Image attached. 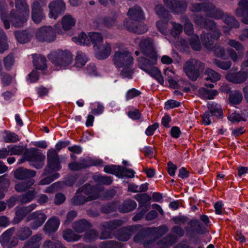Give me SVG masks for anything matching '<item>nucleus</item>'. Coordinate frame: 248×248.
Instances as JSON below:
<instances>
[{
  "label": "nucleus",
  "instance_id": "15",
  "mask_svg": "<svg viewBox=\"0 0 248 248\" xmlns=\"http://www.w3.org/2000/svg\"><path fill=\"white\" fill-rule=\"evenodd\" d=\"M36 206V204L32 203L27 206L16 207L15 208L16 216L13 220L14 223H19L27 215L34 210Z\"/></svg>",
  "mask_w": 248,
  "mask_h": 248
},
{
  "label": "nucleus",
  "instance_id": "64",
  "mask_svg": "<svg viewBox=\"0 0 248 248\" xmlns=\"http://www.w3.org/2000/svg\"><path fill=\"white\" fill-rule=\"evenodd\" d=\"M94 180L98 183L105 185H110L112 182L111 177L108 176H97Z\"/></svg>",
  "mask_w": 248,
  "mask_h": 248
},
{
  "label": "nucleus",
  "instance_id": "1",
  "mask_svg": "<svg viewBox=\"0 0 248 248\" xmlns=\"http://www.w3.org/2000/svg\"><path fill=\"white\" fill-rule=\"evenodd\" d=\"M140 227L133 237V241L136 243L142 244L144 247H150L157 239L165 234L168 228L164 225L159 227Z\"/></svg>",
  "mask_w": 248,
  "mask_h": 248
},
{
  "label": "nucleus",
  "instance_id": "39",
  "mask_svg": "<svg viewBox=\"0 0 248 248\" xmlns=\"http://www.w3.org/2000/svg\"><path fill=\"white\" fill-rule=\"evenodd\" d=\"M73 230L67 229L63 231L62 238L67 242H75L80 240L81 235L76 234Z\"/></svg>",
  "mask_w": 248,
  "mask_h": 248
},
{
  "label": "nucleus",
  "instance_id": "51",
  "mask_svg": "<svg viewBox=\"0 0 248 248\" xmlns=\"http://www.w3.org/2000/svg\"><path fill=\"white\" fill-rule=\"evenodd\" d=\"M117 19V16L116 14L111 16H105L102 18L101 23L104 26L109 28L116 24Z\"/></svg>",
  "mask_w": 248,
  "mask_h": 248
},
{
  "label": "nucleus",
  "instance_id": "58",
  "mask_svg": "<svg viewBox=\"0 0 248 248\" xmlns=\"http://www.w3.org/2000/svg\"><path fill=\"white\" fill-rule=\"evenodd\" d=\"M243 99L242 94L240 92H235L233 93H232L229 95V101L233 104H240Z\"/></svg>",
  "mask_w": 248,
  "mask_h": 248
},
{
  "label": "nucleus",
  "instance_id": "62",
  "mask_svg": "<svg viewBox=\"0 0 248 248\" xmlns=\"http://www.w3.org/2000/svg\"><path fill=\"white\" fill-rule=\"evenodd\" d=\"M228 44L230 46L235 48V50L239 52H242L243 53L244 51L245 50V47L243 45L235 40H229L228 42Z\"/></svg>",
  "mask_w": 248,
  "mask_h": 248
},
{
  "label": "nucleus",
  "instance_id": "42",
  "mask_svg": "<svg viewBox=\"0 0 248 248\" xmlns=\"http://www.w3.org/2000/svg\"><path fill=\"white\" fill-rule=\"evenodd\" d=\"M76 20L71 16L67 15L62 18V27L63 30L68 31L75 25Z\"/></svg>",
  "mask_w": 248,
  "mask_h": 248
},
{
  "label": "nucleus",
  "instance_id": "36",
  "mask_svg": "<svg viewBox=\"0 0 248 248\" xmlns=\"http://www.w3.org/2000/svg\"><path fill=\"white\" fill-rule=\"evenodd\" d=\"M204 29L211 31L214 34L215 38H219L221 35L220 30L217 28L216 22L213 20L208 19Z\"/></svg>",
  "mask_w": 248,
  "mask_h": 248
},
{
  "label": "nucleus",
  "instance_id": "30",
  "mask_svg": "<svg viewBox=\"0 0 248 248\" xmlns=\"http://www.w3.org/2000/svg\"><path fill=\"white\" fill-rule=\"evenodd\" d=\"M155 10L156 14L162 19V20L164 21L166 23H168L172 17L170 12L162 4L155 6Z\"/></svg>",
  "mask_w": 248,
  "mask_h": 248
},
{
  "label": "nucleus",
  "instance_id": "7",
  "mask_svg": "<svg viewBox=\"0 0 248 248\" xmlns=\"http://www.w3.org/2000/svg\"><path fill=\"white\" fill-rule=\"evenodd\" d=\"M47 164L42 175L46 176L50 173V170L58 171L61 169L59 155L54 149L49 150L47 153Z\"/></svg>",
  "mask_w": 248,
  "mask_h": 248
},
{
  "label": "nucleus",
  "instance_id": "52",
  "mask_svg": "<svg viewBox=\"0 0 248 248\" xmlns=\"http://www.w3.org/2000/svg\"><path fill=\"white\" fill-rule=\"evenodd\" d=\"M124 167L117 165H107L104 167V170L105 172L114 174L120 177L121 169H124Z\"/></svg>",
  "mask_w": 248,
  "mask_h": 248
},
{
  "label": "nucleus",
  "instance_id": "47",
  "mask_svg": "<svg viewBox=\"0 0 248 248\" xmlns=\"http://www.w3.org/2000/svg\"><path fill=\"white\" fill-rule=\"evenodd\" d=\"M3 62L5 69L8 71L11 70L15 63L14 54L12 53L9 54L3 58Z\"/></svg>",
  "mask_w": 248,
  "mask_h": 248
},
{
  "label": "nucleus",
  "instance_id": "40",
  "mask_svg": "<svg viewBox=\"0 0 248 248\" xmlns=\"http://www.w3.org/2000/svg\"><path fill=\"white\" fill-rule=\"evenodd\" d=\"M31 228L27 226H22L19 228L16 232V235L21 240H25L32 234Z\"/></svg>",
  "mask_w": 248,
  "mask_h": 248
},
{
  "label": "nucleus",
  "instance_id": "34",
  "mask_svg": "<svg viewBox=\"0 0 248 248\" xmlns=\"http://www.w3.org/2000/svg\"><path fill=\"white\" fill-rule=\"evenodd\" d=\"M42 239L41 234H35L26 242L23 248H39Z\"/></svg>",
  "mask_w": 248,
  "mask_h": 248
},
{
  "label": "nucleus",
  "instance_id": "20",
  "mask_svg": "<svg viewBox=\"0 0 248 248\" xmlns=\"http://www.w3.org/2000/svg\"><path fill=\"white\" fill-rule=\"evenodd\" d=\"M77 191L85 195L86 198L90 201L97 199L98 197L96 187L91 186L90 184H86L80 187L77 190Z\"/></svg>",
  "mask_w": 248,
  "mask_h": 248
},
{
  "label": "nucleus",
  "instance_id": "8",
  "mask_svg": "<svg viewBox=\"0 0 248 248\" xmlns=\"http://www.w3.org/2000/svg\"><path fill=\"white\" fill-rule=\"evenodd\" d=\"M212 48L215 56L217 57L224 60H227L230 58L233 62H237L239 60L237 53L232 48L228 47L225 49L224 47L217 45H215Z\"/></svg>",
  "mask_w": 248,
  "mask_h": 248
},
{
  "label": "nucleus",
  "instance_id": "26",
  "mask_svg": "<svg viewBox=\"0 0 248 248\" xmlns=\"http://www.w3.org/2000/svg\"><path fill=\"white\" fill-rule=\"evenodd\" d=\"M225 78L230 82L235 84H239L246 80L248 78V75L244 72L228 73L225 76Z\"/></svg>",
  "mask_w": 248,
  "mask_h": 248
},
{
  "label": "nucleus",
  "instance_id": "5",
  "mask_svg": "<svg viewBox=\"0 0 248 248\" xmlns=\"http://www.w3.org/2000/svg\"><path fill=\"white\" fill-rule=\"evenodd\" d=\"M24 157L27 159V161L32 162L31 165L37 169H41L44 165L45 156L38 152L37 149L31 148L30 150L26 149Z\"/></svg>",
  "mask_w": 248,
  "mask_h": 248
},
{
  "label": "nucleus",
  "instance_id": "59",
  "mask_svg": "<svg viewBox=\"0 0 248 248\" xmlns=\"http://www.w3.org/2000/svg\"><path fill=\"white\" fill-rule=\"evenodd\" d=\"M189 224L193 228L194 231L199 234H204L205 232V228L202 227L200 222L198 220H192Z\"/></svg>",
  "mask_w": 248,
  "mask_h": 248
},
{
  "label": "nucleus",
  "instance_id": "28",
  "mask_svg": "<svg viewBox=\"0 0 248 248\" xmlns=\"http://www.w3.org/2000/svg\"><path fill=\"white\" fill-rule=\"evenodd\" d=\"M136 199L138 201L140 204L139 208L140 209L148 211L150 208V201L151 199L146 193L139 194L136 196Z\"/></svg>",
  "mask_w": 248,
  "mask_h": 248
},
{
  "label": "nucleus",
  "instance_id": "43",
  "mask_svg": "<svg viewBox=\"0 0 248 248\" xmlns=\"http://www.w3.org/2000/svg\"><path fill=\"white\" fill-rule=\"evenodd\" d=\"M37 194L35 189L29 190L27 192L21 195L19 197V200L22 203H27L33 200Z\"/></svg>",
  "mask_w": 248,
  "mask_h": 248
},
{
  "label": "nucleus",
  "instance_id": "6",
  "mask_svg": "<svg viewBox=\"0 0 248 248\" xmlns=\"http://www.w3.org/2000/svg\"><path fill=\"white\" fill-rule=\"evenodd\" d=\"M133 60L131 54L123 50L116 51L113 57V62L115 65L119 68L132 66Z\"/></svg>",
  "mask_w": 248,
  "mask_h": 248
},
{
  "label": "nucleus",
  "instance_id": "63",
  "mask_svg": "<svg viewBox=\"0 0 248 248\" xmlns=\"http://www.w3.org/2000/svg\"><path fill=\"white\" fill-rule=\"evenodd\" d=\"M13 234V232L10 230L5 231L0 237V241L3 247L7 245L9 241Z\"/></svg>",
  "mask_w": 248,
  "mask_h": 248
},
{
  "label": "nucleus",
  "instance_id": "35",
  "mask_svg": "<svg viewBox=\"0 0 248 248\" xmlns=\"http://www.w3.org/2000/svg\"><path fill=\"white\" fill-rule=\"evenodd\" d=\"M33 66L36 69L43 70L46 67V59L40 54H35L33 56Z\"/></svg>",
  "mask_w": 248,
  "mask_h": 248
},
{
  "label": "nucleus",
  "instance_id": "57",
  "mask_svg": "<svg viewBox=\"0 0 248 248\" xmlns=\"http://www.w3.org/2000/svg\"><path fill=\"white\" fill-rule=\"evenodd\" d=\"M213 62L217 67L225 70L229 69L232 66V62L230 61H222L220 60L215 59Z\"/></svg>",
  "mask_w": 248,
  "mask_h": 248
},
{
  "label": "nucleus",
  "instance_id": "56",
  "mask_svg": "<svg viewBox=\"0 0 248 248\" xmlns=\"http://www.w3.org/2000/svg\"><path fill=\"white\" fill-rule=\"evenodd\" d=\"M100 248H122L123 244L116 241L109 240L102 242Z\"/></svg>",
  "mask_w": 248,
  "mask_h": 248
},
{
  "label": "nucleus",
  "instance_id": "29",
  "mask_svg": "<svg viewBox=\"0 0 248 248\" xmlns=\"http://www.w3.org/2000/svg\"><path fill=\"white\" fill-rule=\"evenodd\" d=\"M150 58L151 59H149L144 57H141L138 59L139 67L144 71L152 67V66L156 63L157 60L156 55L154 58Z\"/></svg>",
  "mask_w": 248,
  "mask_h": 248
},
{
  "label": "nucleus",
  "instance_id": "50",
  "mask_svg": "<svg viewBox=\"0 0 248 248\" xmlns=\"http://www.w3.org/2000/svg\"><path fill=\"white\" fill-rule=\"evenodd\" d=\"M223 22L231 28H238L239 22L236 20L234 16L228 13H225L223 17Z\"/></svg>",
  "mask_w": 248,
  "mask_h": 248
},
{
  "label": "nucleus",
  "instance_id": "32",
  "mask_svg": "<svg viewBox=\"0 0 248 248\" xmlns=\"http://www.w3.org/2000/svg\"><path fill=\"white\" fill-rule=\"evenodd\" d=\"M91 162L89 159H84L80 162H73L68 165L69 168L73 171L79 170L91 166Z\"/></svg>",
  "mask_w": 248,
  "mask_h": 248
},
{
  "label": "nucleus",
  "instance_id": "25",
  "mask_svg": "<svg viewBox=\"0 0 248 248\" xmlns=\"http://www.w3.org/2000/svg\"><path fill=\"white\" fill-rule=\"evenodd\" d=\"M60 223V220L55 217L49 218L44 225L45 232L48 234L55 232L58 230Z\"/></svg>",
  "mask_w": 248,
  "mask_h": 248
},
{
  "label": "nucleus",
  "instance_id": "61",
  "mask_svg": "<svg viewBox=\"0 0 248 248\" xmlns=\"http://www.w3.org/2000/svg\"><path fill=\"white\" fill-rule=\"evenodd\" d=\"M200 91L204 97L208 99H213L218 93L217 91L216 90H209L204 88H201Z\"/></svg>",
  "mask_w": 248,
  "mask_h": 248
},
{
  "label": "nucleus",
  "instance_id": "53",
  "mask_svg": "<svg viewBox=\"0 0 248 248\" xmlns=\"http://www.w3.org/2000/svg\"><path fill=\"white\" fill-rule=\"evenodd\" d=\"M98 236V233L95 229H91L86 232L83 235V239L86 242H93Z\"/></svg>",
  "mask_w": 248,
  "mask_h": 248
},
{
  "label": "nucleus",
  "instance_id": "27",
  "mask_svg": "<svg viewBox=\"0 0 248 248\" xmlns=\"http://www.w3.org/2000/svg\"><path fill=\"white\" fill-rule=\"evenodd\" d=\"M127 15L129 19L135 21H140L144 19L143 12L141 7L137 5L129 9Z\"/></svg>",
  "mask_w": 248,
  "mask_h": 248
},
{
  "label": "nucleus",
  "instance_id": "10",
  "mask_svg": "<svg viewBox=\"0 0 248 248\" xmlns=\"http://www.w3.org/2000/svg\"><path fill=\"white\" fill-rule=\"evenodd\" d=\"M48 8L50 17L56 19L65 12L66 10L65 3L63 0H53L49 3Z\"/></svg>",
  "mask_w": 248,
  "mask_h": 248
},
{
  "label": "nucleus",
  "instance_id": "31",
  "mask_svg": "<svg viewBox=\"0 0 248 248\" xmlns=\"http://www.w3.org/2000/svg\"><path fill=\"white\" fill-rule=\"evenodd\" d=\"M8 6L5 0H0V14L1 20L3 21L5 29L10 28V23L7 18Z\"/></svg>",
  "mask_w": 248,
  "mask_h": 248
},
{
  "label": "nucleus",
  "instance_id": "13",
  "mask_svg": "<svg viewBox=\"0 0 248 248\" xmlns=\"http://www.w3.org/2000/svg\"><path fill=\"white\" fill-rule=\"evenodd\" d=\"M46 216L41 211L34 212L28 215L26 219V222L33 220L31 223V229L35 230L41 226L46 219Z\"/></svg>",
  "mask_w": 248,
  "mask_h": 248
},
{
  "label": "nucleus",
  "instance_id": "55",
  "mask_svg": "<svg viewBox=\"0 0 248 248\" xmlns=\"http://www.w3.org/2000/svg\"><path fill=\"white\" fill-rule=\"evenodd\" d=\"M15 6L19 11L24 14H29V7L25 0H15Z\"/></svg>",
  "mask_w": 248,
  "mask_h": 248
},
{
  "label": "nucleus",
  "instance_id": "22",
  "mask_svg": "<svg viewBox=\"0 0 248 248\" xmlns=\"http://www.w3.org/2000/svg\"><path fill=\"white\" fill-rule=\"evenodd\" d=\"M36 171L29 170L23 167H19L14 172V175L16 179L19 180L30 179L36 175Z\"/></svg>",
  "mask_w": 248,
  "mask_h": 248
},
{
  "label": "nucleus",
  "instance_id": "24",
  "mask_svg": "<svg viewBox=\"0 0 248 248\" xmlns=\"http://www.w3.org/2000/svg\"><path fill=\"white\" fill-rule=\"evenodd\" d=\"M225 13L222 9L216 7L213 3L210 2L206 14V17L215 19H223Z\"/></svg>",
  "mask_w": 248,
  "mask_h": 248
},
{
  "label": "nucleus",
  "instance_id": "18",
  "mask_svg": "<svg viewBox=\"0 0 248 248\" xmlns=\"http://www.w3.org/2000/svg\"><path fill=\"white\" fill-rule=\"evenodd\" d=\"M139 45L141 52L147 56L154 58L156 55L153 40L151 38H147L141 40Z\"/></svg>",
  "mask_w": 248,
  "mask_h": 248
},
{
  "label": "nucleus",
  "instance_id": "4",
  "mask_svg": "<svg viewBox=\"0 0 248 248\" xmlns=\"http://www.w3.org/2000/svg\"><path fill=\"white\" fill-rule=\"evenodd\" d=\"M89 39H88L87 35L84 32H81L78 35V37H73L72 40L74 42L79 43L84 46L89 45L90 42H91L94 48L103 42V36L101 33L99 32H90L89 33Z\"/></svg>",
  "mask_w": 248,
  "mask_h": 248
},
{
  "label": "nucleus",
  "instance_id": "14",
  "mask_svg": "<svg viewBox=\"0 0 248 248\" xmlns=\"http://www.w3.org/2000/svg\"><path fill=\"white\" fill-rule=\"evenodd\" d=\"M164 4L174 13L182 14L186 11L187 4L185 0H163Z\"/></svg>",
  "mask_w": 248,
  "mask_h": 248
},
{
  "label": "nucleus",
  "instance_id": "33",
  "mask_svg": "<svg viewBox=\"0 0 248 248\" xmlns=\"http://www.w3.org/2000/svg\"><path fill=\"white\" fill-rule=\"evenodd\" d=\"M201 38L203 46L208 49L212 48L215 40L219 39L215 38L213 33L205 32L201 35Z\"/></svg>",
  "mask_w": 248,
  "mask_h": 248
},
{
  "label": "nucleus",
  "instance_id": "12",
  "mask_svg": "<svg viewBox=\"0 0 248 248\" xmlns=\"http://www.w3.org/2000/svg\"><path fill=\"white\" fill-rule=\"evenodd\" d=\"M29 15V14H24L21 11L12 9L10 14L9 19L13 26L20 28L27 21Z\"/></svg>",
  "mask_w": 248,
  "mask_h": 248
},
{
  "label": "nucleus",
  "instance_id": "48",
  "mask_svg": "<svg viewBox=\"0 0 248 248\" xmlns=\"http://www.w3.org/2000/svg\"><path fill=\"white\" fill-rule=\"evenodd\" d=\"M15 35L17 40L22 44H25L30 40V35L26 31H16Z\"/></svg>",
  "mask_w": 248,
  "mask_h": 248
},
{
  "label": "nucleus",
  "instance_id": "46",
  "mask_svg": "<svg viewBox=\"0 0 248 248\" xmlns=\"http://www.w3.org/2000/svg\"><path fill=\"white\" fill-rule=\"evenodd\" d=\"M210 2L196 3L191 5L190 11L193 12H204L206 15Z\"/></svg>",
  "mask_w": 248,
  "mask_h": 248
},
{
  "label": "nucleus",
  "instance_id": "38",
  "mask_svg": "<svg viewBox=\"0 0 248 248\" xmlns=\"http://www.w3.org/2000/svg\"><path fill=\"white\" fill-rule=\"evenodd\" d=\"M34 183L35 181L33 179L20 182L15 185V189L18 192H24L31 188Z\"/></svg>",
  "mask_w": 248,
  "mask_h": 248
},
{
  "label": "nucleus",
  "instance_id": "17",
  "mask_svg": "<svg viewBox=\"0 0 248 248\" xmlns=\"http://www.w3.org/2000/svg\"><path fill=\"white\" fill-rule=\"evenodd\" d=\"M139 227L137 225L124 227L118 232L116 237L120 241H126L138 231Z\"/></svg>",
  "mask_w": 248,
  "mask_h": 248
},
{
  "label": "nucleus",
  "instance_id": "45",
  "mask_svg": "<svg viewBox=\"0 0 248 248\" xmlns=\"http://www.w3.org/2000/svg\"><path fill=\"white\" fill-rule=\"evenodd\" d=\"M123 224V221L121 219H114L108 221L104 222L102 223V227H106L111 231L116 229L119 227L122 226Z\"/></svg>",
  "mask_w": 248,
  "mask_h": 248
},
{
  "label": "nucleus",
  "instance_id": "49",
  "mask_svg": "<svg viewBox=\"0 0 248 248\" xmlns=\"http://www.w3.org/2000/svg\"><path fill=\"white\" fill-rule=\"evenodd\" d=\"M207 108L212 115L217 117L223 115V111L217 104L209 102L207 104Z\"/></svg>",
  "mask_w": 248,
  "mask_h": 248
},
{
  "label": "nucleus",
  "instance_id": "60",
  "mask_svg": "<svg viewBox=\"0 0 248 248\" xmlns=\"http://www.w3.org/2000/svg\"><path fill=\"white\" fill-rule=\"evenodd\" d=\"M182 20L183 22H184V31L188 35L192 34L193 32V26L192 23L186 16H184Z\"/></svg>",
  "mask_w": 248,
  "mask_h": 248
},
{
  "label": "nucleus",
  "instance_id": "21",
  "mask_svg": "<svg viewBox=\"0 0 248 248\" xmlns=\"http://www.w3.org/2000/svg\"><path fill=\"white\" fill-rule=\"evenodd\" d=\"M238 7L235 9V14L242 17V22L248 24V0H239Z\"/></svg>",
  "mask_w": 248,
  "mask_h": 248
},
{
  "label": "nucleus",
  "instance_id": "19",
  "mask_svg": "<svg viewBox=\"0 0 248 248\" xmlns=\"http://www.w3.org/2000/svg\"><path fill=\"white\" fill-rule=\"evenodd\" d=\"M94 49L95 56L99 60L107 58L111 53V45L107 42H102Z\"/></svg>",
  "mask_w": 248,
  "mask_h": 248
},
{
  "label": "nucleus",
  "instance_id": "37",
  "mask_svg": "<svg viewBox=\"0 0 248 248\" xmlns=\"http://www.w3.org/2000/svg\"><path fill=\"white\" fill-rule=\"evenodd\" d=\"M137 207L136 202L132 200L124 201L119 206V211L121 213H125L134 210Z\"/></svg>",
  "mask_w": 248,
  "mask_h": 248
},
{
  "label": "nucleus",
  "instance_id": "23",
  "mask_svg": "<svg viewBox=\"0 0 248 248\" xmlns=\"http://www.w3.org/2000/svg\"><path fill=\"white\" fill-rule=\"evenodd\" d=\"M72 229L78 233H81L93 227L92 224L85 219L74 221L72 224Z\"/></svg>",
  "mask_w": 248,
  "mask_h": 248
},
{
  "label": "nucleus",
  "instance_id": "54",
  "mask_svg": "<svg viewBox=\"0 0 248 248\" xmlns=\"http://www.w3.org/2000/svg\"><path fill=\"white\" fill-rule=\"evenodd\" d=\"M204 74L207 76L205 79L207 80H210L212 82H216L220 78V75L218 73L209 68L206 69Z\"/></svg>",
  "mask_w": 248,
  "mask_h": 248
},
{
  "label": "nucleus",
  "instance_id": "3",
  "mask_svg": "<svg viewBox=\"0 0 248 248\" xmlns=\"http://www.w3.org/2000/svg\"><path fill=\"white\" fill-rule=\"evenodd\" d=\"M48 59L60 68H65L71 63L73 60L70 51L58 49L51 52L47 56Z\"/></svg>",
  "mask_w": 248,
  "mask_h": 248
},
{
  "label": "nucleus",
  "instance_id": "16",
  "mask_svg": "<svg viewBox=\"0 0 248 248\" xmlns=\"http://www.w3.org/2000/svg\"><path fill=\"white\" fill-rule=\"evenodd\" d=\"M38 1H33L31 4V16L33 21L36 24L40 23L45 17L43 7Z\"/></svg>",
  "mask_w": 248,
  "mask_h": 248
},
{
  "label": "nucleus",
  "instance_id": "41",
  "mask_svg": "<svg viewBox=\"0 0 248 248\" xmlns=\"http://www.w3.org/2000/svg\"><path fill=\"white\" fill-rule=\"evenodd\" d=\"M71 202L73 205H81L90 201H88L85 195L77 191L75 195L71 199Z\"/></svg>",
  "mask_w": 248,
  "mask_h": 248
},
{
  "label": "nucleus",
  "instance_id": "9",
  "mask_svg": "<svg viewBox=\"0 0 248 248\" xmlns=\"http://www.w3.org/2000/svg\"><path fill=\"white\" fill-rule=\"evenodd\" d=\"M59 33V31L56 29H53L50 26L44 27L40 29L36 33V38L40 42H52L55 39V33Z\"/></svg>",
  "mask_w": 248,
  "mask_h": 248
},
{
  "label": "nucleus",
  "instance_id": "44",
  "mask_svg": "<svg viewBox=\"0 0 248 248\" xmlns=\"http://www.w3.org/2000/svg\"><path fill=\"white\" fill-rule=\"evenodd\" d=\"M145 72L155 78L160 84L163 85V78L160 70L157 67H152Z\"/></svg>",
  "mask_w": 248,
  "mask_h": 248
},
{
  "label": "nucleus",
  "instance_id": "11",
  "mask_svg": "<svg viewBox=\"0 0 248 248\" xmlns=\"http://www.w3.org/2000/svg\"><path fill=\"white\" fill-rule=\"evenodd\" d=\"M139 22L128 18L124 21L123 25L129 31L141 34L146 32L148 28L146 25L140 24Z\"/></svg>",
  "mask_w": 248,
  "mask_h": 248
},
{
  "label": "nucleus",
  "instance_id": "2",
  "mask_svg": "<svg viewBox=\"0 0 248 248\" xmlns=\"http://www.w3.org/2000/svg\"><path fill=\"white\" fill-rule=\"evenodd\" d=\"M205 69V64L196 59H191L183 65V70L186 76L195 81L202 75Z\"/></svg>",
  "mask_w": 248,
  "mask_h": 248
}]
</instances>
